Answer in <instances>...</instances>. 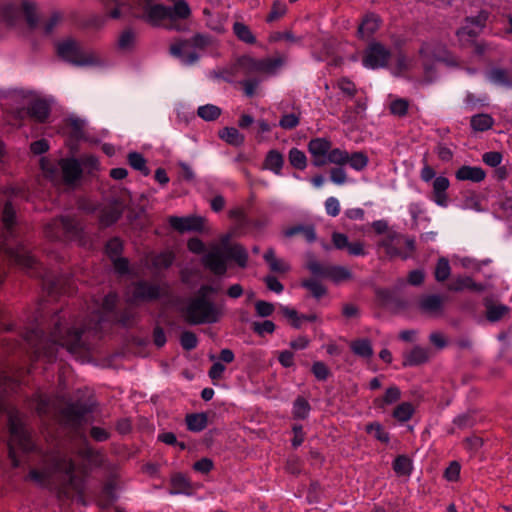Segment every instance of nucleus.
<instances>
[{
    "label": "nucleus",
    "mask_w": 512,
    "mask_h": 512,
    "mask_svg": "<svg viewBox=\"0 0 512 512\" xmlns=\"http://www.w3.org/2000/svg\"><path fill=\"white\" fill-rule=\"evenodd\" d=\"M19 226H0V286L6 278L5 262L19 266L32 277H42L41 263L18 235Z\"/></svg>",
    "instance_id": "f257e3e1"
},
{
    "label": "nucleus",
    "mask_w": 512,
    "mask_h": 512,
    "mask_svg": "<svg viewBox=\"0 0 512 512\" xmlns=\"http://www.w3.org/2000/svg\"><path fill=\"white\" fill-rule=\"evenodd\" d=\"M281 57L255 59L250 56L238 58L232 65L223 71V78L232 81L233 78L244 76L246 79L255 78L258 74H274L283 64Z\"/></svg>",
    "instance_id": "f03ea898"
},
{
    "label": "nucleus",
    "mask_w": 512,
    "mask_h": 512,
    "mask_svg": "<svg viewBox=\"0 0 512 512\" xmlns=\"http://www.w3.org/2000/svg\"><path fill=\"white\" fill-rule=\"evenodd\" d=\"M214 44L212 36L197 33L189 39H178L170 45V54L184 65H193Z\"/></svg>",
    "instance_id": "7ed1b4c3"
},
{
    "label": "nucleus",
    "mask_w": 512,
    "mask_h": 512,
    "mask_svg": "<svg viewBox=\"0 0 512 512\" xmlns=\"http://www.w3.org/2000/svg\"><path fill=\"white\" fill-rule=\"evenodd\" d=\"M7 422L11 439L22 453H34L39 456H46L43 449L34 441L32 433L27 428L17 409L8 413Z\"/></svg>",
    "instance_id": "20e7f679"
},
{
    "label": "nucleus",
    "mask_w": 512,
    "mask_h": 512,
    "mask_svg": "<svg viewBox=\"0 0 512 512\" xmlns=\"http://www.w3.org/2000/svg\"><path fill=\"white\" fill-rule=\"evenodd\" d=\"M221 315V309L209 298H192L185 308L186 321L190 325L217 323Z\"/></svg>",
    "instance_id": "39448f33"
},
{
    "label": "nucleus",
    "mask_w": 512,
    "mask_h": 512,
    "mask_svg": "<svg viewBox=\"0 0 512 512\" xmlns=\"http://www.w3.org/2000/svg\"><path fill=\"white\" fill-rule=\"evenodd\" d=\"M83 334V328L64 327L60 319L54 323L51 331L53 342L58 346L66 348L71 354L78 353L85 348V343L82 339Z\"/></svg>",
    "instance_id": "423d86ee"
},
{
    "label": "nucleus",
    "mask_w": 512,
    "mask_h": 512,
    "mask_svg": "<svg viewBox=\"0 0 512 512\" xmlns=\"http://www.w3.org/2000/svg\"><path fill=\"white\" fill-rule=\"evenodd\" d=\"M305 267L315 278L329 279L335 284L352 279L351 271L340 265H323L314 259L313 255H309Z\"/></svg>",
    "instance_id": "0eeeda50"
},
{
    "label": "nucleus",
    "mask_w": 512,
    "mask_h": 512,
    "mask_svg": "<svg viewBox=\"0 0 512 512\" xmlns=\"http://www.w3.org/2000/svg\"><path fill=\"white\" fill-rule=\"evenodd\" d=\"M375 234L381 238L377 241V246L383 248L390 258L402 257L407 258V254H403L402 247L404 236L389 229V226H372Z\"/></svg>",
    "instance_id": "6e6552de"
},
{
    "label": "nucleus",
    "mask_w": 512,
    "mask_h": 512,
    "mask_svg": "<svg viewBox=\"0 0 512 512\" xmlns=\"http://www.w3.org/2000/svg\"><path fill=\"white\" fill-rule=\"evenodd\" d=\"M133 290L129 303L140 304L156 302L165 296V291L159 284L148 280H138L132 283Z\"/></svg>",
    "instance_id": "1a4fd4ad"
},
{
    "label": "nucleus",
    "mask_w": 512,
    "mask_h": 512,
    "mask_svg": "<svg viewBox=\"0 0 512 512\" xmlns=\"http://www.w3.org/2000/svg\"><path fill=\"white\" fill-rule=\"evenodd\" d=\"M57 52L62 59L74 65L83 66L94 63L93 56L74 40L69 39L58 44Z\"/></svg>",
    "instance_id": "9d476101"
},
{
    "label": "nucleus",
    "mask_w": 512,
    "mask_h": 512,
    "mask_svg": "<svg viewBox=\"0 0 512 512\" xmlns=\"http://www.w3.org/2000/svg\"><path fill=\"white\" fill-rule=\"evenodd\" d=\"M375 300L379 307L387 309L393 314L403 312L410 307V302L401 297L396 288H376Z\"/></svg>",
    "instance_id": "9b49d317"
},
{
    "label": "nucleus",
    "mask_w": 512,
    "mask_h": 512,
    "mask_svg": "<svg viewBox=\"0 0 512 512\" xmlns=\"http://www.w3.org/2000/svg\"><path fill=\"white\" fill-rule=\"evenodd\" d=\"M447 296L439 294H422L418 297L417 308L421 314L437 318L443 315Z\"/></svg>",
    "instance_id": "f8f14e48"
},
{
    "label": "nucleus",
    "mask_w": 512,
    "mask_h": 512,
    "mask_svg": "<svg viewBox=\"0 0 512 512\" xmlns=\"http://www.w3.org/2000/svg\"><path fill=\"white\" fill-rule=\"evenodd\" d=\"M94 408L95 404L78 400L68 403L61 411V415L68 424L79 427L85 421L86 415L94 412Z\"/></svg>",
    "instance_id": "ddd939ff"
},
{
    "label": "nucleus",
    "mask_w": 512,
    "mask_h": 512,
    "mask_svg": "<svg viewBox=\"0 0 512 512\" xmlns=\"http://www.w3.org/2000/svg\"><path fill=\"white\" fill-rule=\"evenodd\" d=\"M391 53L379 42H371L365 50L363 64L365 67L376 69L386 66Z\"/></svg>",
    "instance_id": "4468645a"
},
{
    "label": "nucleus",
    "mask_w": 512,
    "mask_h": 512,
    "mask_svg": "<svg viewBox=\"0 0 512 512\" xmlns=\"http://www.w3.org/2000/svg\"><path fill=\"white\" fill-rule=\"evenodd\" d=\"M202 263L216 276H224L227 272V258L223 250L218 247L205 254Z\"/></svg>",
    "instance_id": "2eb2a0df"
},
{
    "label": "nucleus",
    "mask_w": 512,
    "mask_h": 512,
    "mask_svg": "<svg viewBox=\"0 0 512 512\" xmlns=\"http://www.w3.org/2000/svg\"><path fill=\"white\" fill-rule=\"evenodd\" d=\"M169 10V29L176 31H185L187 26L179 23L178 20H185L191 15V9L185 0H177Z\"/></svg>",
    "instance_id": "dca6fc26"
},
{
    "label": "nucleus",
    "mask_w": 512,
    "mask_h": 512,
    "mask_svg": "<svg viewBox=\"0 0 512 512\" xmlns=\"http://www.w3.org/2000/svg\"><path fill=\"white\" fill-rule=\"evenodd\" d=\"M331 147V141L326 138H314L309 141L308 150L313 156V164L316 167L326 165V156Z\"/></svg>",
    "instance_id": "f3484780"
},
{
    "label": "nucleus",
    "mask_w": 512,
    "mask_h": 512,
    "mask_svg": "<svg viewBox=\"0 0 512 512\" xmlns=\"http://www.w3.org/2000/svg\"><path fill=\"white\" fill-rule=\"evenodd\" d=\"M485 317L488 322L496 323L509 316L511 309L505 304H496L492 299L486 297L483 300Z\"/></svg>",
    "instance_id": "a211bd4d"
},
{
    "label": "nucleus",
    "mask_w": 512,
    "mask_h": 512,
    "mask_svg": "<svg viewBox=\"0 0 512 512\" xmlns=\"http://www.w3.org/2000/svg\"><path fill=\"white\" fill-rule=\"evenodd\" d=\"M170 486L169 494L171 495L184 494L192 496L195 492L190 479L181 472H175L171 475Z\"/></svg>",
    "instance_id": "6ab92c4d"
},
{
    "label": "nucleus",
    "mask_w": 512,
    "mask_h": 512,
    "mask_svg": "<svg viewBox=\"0 0 512 512\" xmlns=\"http://www.w3.org/2000/svg\"><path fill=\"white\" fill-rule=\"evenodd\" d=\"M431 351L429 348L414 346L410 351L403 354V367H415L427 363L430 360Z\"/></svg>",
    "instance_id": "aec40b11"
},
{
    "label": "nucleus",
    "mask_w": 512,
    "mask_h": 512,
    "mask_svg": "<svg viewBox=\"0 0 512 512\" xmlns=\"http://www.w3.org/2000/svg\"><path fill=\"white\" fill-rule=\"evenodd\" d=\"M141 11V18L152 24H158L164 19L169 20L168 6L162 4H143Z\"/></svg>",
    "instance_id": "412c9836"
},
{
    "label": "nucleus",
    "mask_w": 512,
    "mask_h": 512,
    "mask_svg": "<svg viewBox=\"0 0 512 512\" xmlns=\"http://www.w3.org/2000/svg\"><path fill=\"white\" fill-rule=\"evenodd\" d=\"M228 241L229 237L226 236L222 242L223 252L226 258L234 260L239 267L245 268L247 266L248 261V253L246 249L240 244L230 245Z\"/></svg>",
    "instance_id": "4be33fe9"
},
{
    "label": "nucleus",
    "mask_w": 512,
    "mask_h": 512,
    "mask_svg": "<svg viewBox=\"0 0 512 512\" xmlns=\"http://www.w3.org/2000/svg\"><path fill=\"white\" fill-rule=\"evenodd\" d=\"M59 166L66 184H73L82 175L81 165L77 159H61L59 161Z\"/></svg>",
    "instance_id": "5701e85b"
},
{
    "label": "nucleus",
    "mask_w": 512,
    "mask_h": 512,
    "mask_svg": "<svg viewBox=\"0 0 512 512\" xmlns=\"http://www.w3.org/2000/svg\"><path fill=\"white\" fill-rule=\"evenodd\" d=\"M401 399V390L396 385L388 387L381 397H376L373 400V405L376 409L384 411L386 406L397 403Z\"/></svg>",
    "instance_id": "b1692460"
},
{
    "label": "nucleus",
    "mask_w": 512,
    "mask_h": 512,
    "mask_svg": "<svg viewBox=\"0 0 512 512\" xmlns=\"http://www.w3.org/2000/svg\"><path fill=\"white\" fill-rule=\"evenodd\" d=\"M449 180L444 176L436 177L433 181V200L442 207L448 205L446 190L449 187Z\"/></svg>",
    "instance_id": "393cba45"
},
{
    "label": "nucleus",
    "mask_w": 512,
    "mask_h": 512,
    "mask_svg": "<svg viewBox=\"0 0 512 512\" xmlns=\"http://www.w3.org/2000/svg\"><path fill=\"white\" fill-rule=\"evenodd\" d=\"M483 289V285L476 283L470 276L457 277L448 284V290L453 292H461L463 290L481 292Z\"/></svg>",
    "instance_id": "a878e982"
},
{
    "label": "nucleus",
    "mask_w": 512,
    "mask_h": 512,
    "mask_svg": "<svg viewBox=\"0 0 512 512\" xmlns=\"http://www.w3.org/2000/svg\"><path fill=\"white\" fill-rule=\"evenodd\" d=\"M456 178L461 181L481 182L485 179V171L476 166L464 165L456 171Z\"/></svg>",
    "instance_id": "bb28decb"
},
{
    "label": "nucleus",
    "mask_w": 512,
    "mask_h": 512,
    "mask_svg": "<svg viewBox=\"0 0 512 512\" xmlns=\"http://www.w3.org/2000/svg\"><path fill=\"white\" fill-rule=\"evenodd\" d=\"M117 500L118 495L116 493V483L114 481L106 482L102 487L98 505L102 509H108L113 506Z\"/></svg>",
    "instance_id": "cd10ccee"
},
{
    "label": "nucleus",
    "mask_w": 512,
    "mask_h": 512,
    "mask_svg": "<svg viewBox=\"0 0 512 512\" xmlns=\"http://www.w3.org/2000/svg\"><path fill=\"white\" fill-rule=\"evenodd\" d=\"M488 79L500 86L512 88V71L504 68H492L488 72Z\"/></svg>",
    "instance_id": "c85d7f7f"
},
{
    "label": "nucleus",
    "mask_w": 512,
    "mask_h": 512,
    "mask_svg": "<svg viewBox=\"0 0 512 512\" xmlns=\"http://www.w3.org/2000/svg\"><path fill=\"white\" fill-rule=\"evenodd\" d=\"M380 19L375 14H367L358 27L361 38L370 37L379 28Z\"/></svg>",
    "instance_id": "c756f323"
},
{
    "label": "nucleus",
    "mask_w": 512,
    "mask_h": 512,
    "mask_svg": "<svg viewBox=\"0 0 512 512\" xmlns=\"http://www.w3.org/2000/svg\"><path fill=\"white\" fill-rule=\"evenodd\" d=\"M187 429L191 432H200L208 425V415L205 412L190 413L185 417Z\"/></svg>",
    "instance_id": "7c9ffc66"
},
{
    "label": "nucleus",
    "mask_w": 512,
    "mask_h": 512,
    "mask_svg": "<svg viewBox=\"0 0 512 512\" xmlns=\"http://www.w3.org/2000/svg\"><path fill=\"white\" fill-rule=\"evenodd\" d=\"M432 54L429 45H425L420 49V55L423 59L424 82L431 83L436 78L434 63L430 61L429 56Z\"/></svg>",
    "instance_id": "2f4dec72"
},
{
    "label": "nucleus",
    "mask_w": 512,
    "mask_h": 512,
    "mask_svg": "<svg viewBox=\"0 0 512 512\" xmlns=\"http://www.w3.org/2000/svg\"><path fill=\"white\" fill-rule=\"evenodd\" d=\"M312 407L309 401L299 395L293 402L292 417L294 420H306L309 417V413Z\"/></svg>",
    "instance_id": "473e14b6"
},
{
    "label": "nucleus",
    "mask_w": 512,
    "mask_h": 512,
    "mask_svg": "<svg viewBox=\"0 0 512 512\" xmlns=\"http://www.w3.org/2000/svg\"><path fill=\"white\" fill-rule=\"evenodd\" d=\"M50 109L44 100H35L28 107L30 117L38 122H44L48 118Z\"/></svg>",
    "instance_id": "72a5a7b5"
},
{
    "label": "nucleus",
    "mask_w": 512,
    "mask_h": 512,
    "mask_svg": "<svg viewBox=\"0 0 512 512\" xmlns=\"http://www.w3.org/2000/svg\"><path fill=\"white\" fill-rule=\"evenodd\" d=\"M351 351L362 358H370L373 355L372 343L368 338H358L350 343Z\"/></svg>",
    "instance_id": "f704fd0d"
},
{
    "label": "nucleus",
    "mask_w": 512,
    "mask_h": 512,
    "mask_svg": "<svg viewBox=\"0 0 512 512\" xmlns=\"http://www.w3.org/2000/svg\"><path fill=\"white\" fill-rule=\"evenodd\" d=\"M301 235L308 243L316 241V232L314 226H290L284 231L285 237H293Z\"/></svg>",
    "instance_id": "c9c22d12"
},
{
    "label": "nucleus",
    "mask_w": 512,
    "mask_h": 512,
    "mask_svg": "<svg viewBox=\"0 0 512 512\" xmlns=\"http://www.w3.org/2000/svg\"><path fill=\"white\" fill-rule=\"evenodd\" d=\"M392 468L398 476H410L413 470V463L409 456L398 455L392 463Z\"/></svg>",
    "instance_id": "e433bc0d"
},
{
    "label": "nucleus",
    "mask_w": 512,
    "mask_h": 512,
    "mask_svg": "<svg viewBox=\"0 0 512 512\" xmlns=\"http://www.w3.org/2000/svg\"><path fill=\"white\" fill-rule=\"evenodd\" d=\"M415 413V407L410 402L398 404L392 411V417L400 423L409 421Z\"/></svg>",
    "instance_id": "4c0bfd02"
},
{
    "label": "nucleus",
    "mask_w": 512,
    "mask_h": 512,
    "mask_svg": "<svg viewBox=\"0 0 512 512\" xmlns=\"http://www.w3.org/2000/svg\"><path fill=\"white\" fill-rule=\"evenodd\" d=\"M480 24L479 22H471L470 24L461 27L457 31V36L459 38V41L465 45L473 41V39L478 35L480 31Z\"/></svg>",
    "instance_id": "58836bf2"
},
{
    "label": "nucleus",
    "mask_w": 512,
    "mask_h": 512,
    "mask_svg": "<svg viewBox=\"0 0 512 512\" xmlns=\"http://www.w3.org/2000/svg\"><path fill=\"white\" fill-rule=\"evenodd\" d=\"M219 137L233 146H240L244 143L245 137L234 127H225L218 133Z\"/></svg>",
    "instance_id": "ea45409f"
},
{
    "label": "nucleus",
    "mask_w": 512,
    "mask_h": 512,
    "mask_svg": "<svg viewBox=\"0 0 512 512\" xmlns=\"http://www.w3.org/2000/svg\"><path fill=\"white\" fill-rule=\"evenodd\" d=\"M55 468L62 472L68 478L75 477L76 474V463L73 459L67 458L66 456H59L55 458Z\"/></svg>",
    "instance_id": "a19ab883"
},
{
    "label": "nucleus",
    "mask_w": 512,
    "mask_h": 512,
    "mask_svg": "<svg viewBox=\"0 0 512 512\" xmlns=\"http://www.w3.org/2000/svg\"><path fill=\"white\" fill-rule=\"evenodd\" d=\"M470 124L473 130L483 132L492 127L493 119L488 114H477L472 116Z\"/></svg>",
    "instance_id": "79ce46f5"
},
{
    "label": "nucleus",
    "mask_w": 512,
    "mask_h": 512,
    "mask_svg": "<svg viewBox=\"0 0 512 512\" xmlns=\"http://www.w3.org/2000/svg\"><path fill=\"white\" fill-rule=\"evenodd\" d=\"M301 286L308 289L316 299H320L327 294V288L316 279H304L301 281Z\"/></svg>",
    "instance_id": "37998d69"
},
{
    "label": "nucleus",
    "mask_w": 512,
    "mask_h": 512,
    "mask_svg": "<svg viewBox=\"0 0 512 512\" xmlns=\"http://www.w3.org/2000/svg\"><path fill=\"white\" fill-rule=\"evenodd\" d=\"M128 163L133 169L139 171L144 176H148L150 174V169L146 165V160L140 153H129Z\"/></svg>",
    "instance_id": "c03bdc74"
},
{
    "label": "nucleus",
    "mask_w": 512,
    "mask_h": 512,
    "mask_svg": "<svg viewBox=\"0 0 512 512\" xmlns=\"http://www.w3.org/2000/svg\"><path fill=\"white\" fill-rule=\"evenodd\" d=\"M282 166V155L276 150L269 151L265 159V167L272 170L274 173L279 174Z\"/></svg>",
    "instance_id": "a18cd8bd"
},
{
    "label": "nucleus",
    "mask_w": 512,
    "mask_h": 512,
    "mask_svg": "<svg viewBox=\"0 0 512 512\" xmlns=\"http://www.w3.org/2000/svg\"><path fill=\"white\" fill-rule=\"evenodd\" d=\"M123 252V241L119 237H112L105 245V253L111 260L120 257Z\"/></svg>",
    "instance_id": "49530a36"
},
{
    "label": "nucleus",
    "mask_w": 512,
    "mask_h": 512,
    "mask_svg": "<svg viewBox=\"0 0 512 512\" xmlns=\"http://www.w3.org/2000/svg\"><path fill=\"white\" fill-rule=\"evenodd\" d=\"M366 432L371 434L373 431L374 437L381 443L388 444L390 442V435L386 432L379 422H371L366 425Z\"/></svg>",
    "instance_id": "de8ad7c7"
},
{
    "label": "nucleus",
    "mask_w": 512,
    "mask_h": 512,
    "mask_svg": "<svg viewBox=\"0 0 512 512\" xmlns=\"http://www.w3.org/2000/svg\"><path fill=\"white\" fill-rule=\"evenodd\" d=\"M348 152L339 148L330 149L326 156V164L331 163L338 166L347 164Z\"/></svg>",
    "instance_id": "09e8293b"
},
{
    "label": "nucleus",
    "mask_w": 512,
    "mask_h": 512,
    "mask_svg": "<svg viewBox=\"0 0 512 512\" xmlns=\"http://www.w3.org/2000/svg\"><path fill=\"white\" fill-rule=\"evenodd\" d=\"M451 273L449 261L445 257H440L435 268V279L438 282H444L448 279Z\"/></svg>",
    "instance_id": "8fccbe9b"
},
{
    "label": "nucleus",
    "mask_w": 512,
    "mask_h": 512,
    "mask_svg": "<svg viewBox=\"0 0 512 512\" xmlns=\"http://www.w3.org/2000/svg\"><path fill=\"white\" fill-rule=\"evenodd\" d=\"M22 11L25 16V20L28 24V26L31 29H34L37 27L38 24V17L36 14V8L35 5L31 2L24 1L22 3Z\"/></svg>",
    "instance_id": "3c124183"
},
{
    "label": "nucleus",
    "mask_w": 512,
    "mask_h": 512,
    "mask_svg": "<svg viewBox=\"0 0 512 512\" xmlns=\"http://www.w3.org/2000/svg\"><path fill=\"white\" fill-rule=\"evenodd\" d=\"M347 164L356 171L363 170L368 164V157L363 152L348 153Z\"/></svg>",
    "instance_id": "603ef678"
},
{
    "label": "nucleus",
    "mask_w": 512,
    "mask_h": 512,
    "mask_svg": "<svg viewBox=\"0 0 512 512\" xmlns=\"http://www.w3.org/2000/svg\"><path fill=\"white\" fill-rule=\"evenodd\" d=\"M197 114L205 121H214L220 116L221 109L215 105L207 104L200 106L197 110Z\"/></svg>",
    "instance_id": "864d4df0"
},
{
    "label": "nucleus",
    "mask_w": 512,
    "mask_h": 512,
    "mask_svg": "<svg viewBox=\"0 0 512 512\" xmlns=\"http://www.w3.org/2000/svg\"><path fill=\"white\" fill-rule=\"evenodd\" d=\"M289 161L290 164L296 169L303 170L307 166L306 155L304 154V152L297 148H292L289 151Z\"/></svg>",
    "instance_id": "5fc2aeb1"
},
{
    "label": "nucleus",
    "mask_w": 512,
    "mask_h": 512,
    "mask_svg": "<svg viewBox=\"0 0 512 512\" xmlns=\"http://www.w3.org/2000/svg\"><path fill=\"white\" fill-rule=\"evenodd\" d=\"M115 321L123 328H131L134 323L135 315L129 309L118 310L116 312Z\"/></svg>",
    "instance_id": "6e6d98bb"
},
{
    "label": "nucleus",
    "mask_w": 512,
    "mask_h": 512,
    "mask_svg": "<svg viewBox=\"0 0 512 512\" xmlns=\"http://www.w3.org/2000/svg\"><path fill=\"white\" fill-rule=\"evenodd\" d=\"M453 423L459 429L471 428L476 423L475 413L473 411H468L466 413L460 414L453 420Z\"/></svg>",
    "instance_id": "4d7b16f0"
},
{
    "label": "nucleus",
    "mask_w": 512,
    "mask_h": 512,
    "mask_svg": "<svg viewBox=\"0 0 512 512\" xmlns=\"http://www.w3.org/2000/svg\"><path fill=\"white\" fill-rule=\"evenodd\" d=\"M311 373L319 381H326L331 376L328 366L322 361H315L311 367Z\"/></svg>",
    "instance_id": "13d9d810"
},
{
    "label": "nucleus",
    "mask_w": 512,
    "mask_h": 512,
    "mask_svg": "<svg viewBox=\"0 0 512 512\" xmlns=\"http://www.w3.org/2000/svg\"><path fill=\"white\" fill-rule=\"evenodd\" d=\"M233 31L240 40H242L246 43H254L255 42V37L252 35L249 27L246 26L245 24L240 23V22L234 23Z\"/></svg>",
    "instance_id": "bf43d9fd"
},
{
    "label": "nucleus",
    "mask_w": 512,
    "mask_h": 512,
    "mask_svg": "<svg viewBox=\"0 0 512 512\" xmlns=\"http://www.w3.org/2000/svg\"><path fill=\"white\" fill-rule=\"evenodd\" d=\"M111 262L115 272L120 276H127L131 274V268L129 260L125 257L112 258Z\"/></svg>",
    "instance_id": "052dcab7"
},
{
    "label": "nucleus",
    "mask_w": 512,
    "mask_h": 512,
    "mask_svg": "<svg viewBox=\"0 0 512 512\" xmlns=\"http://www.w3.org/2000/svg\"><path fill=\"white\" fill-rule=\"evenodd\" d=\"M286 11H287L286 4L279 0H276L273 2L272 9H271L270 13L267 15L266 21L268 23L277 21L278 19H280L281 17H283L285 15Z\"/></svg>",
    "instance_id": "680f3d73"
},
{
    "label": "nucleus",
    "mask_w": 512,
    "mask_h": 512,
    "mask_svg": "<svg viewBox=\"0 0 512 512\" xmlns=\"http://www.w3.org/2000/svg\"><path fill=\"white\" fill-rule=\"evenodd\" d=\"M168 224H204L206 221L202 216L197 214H192L185 217H179V216H170L168 219Z\"/></svg>",
    "instance_id": "e2e57ef3"
},
{
    "label": "nucleus",
    "mask_w": 512,
    "mask_h": 512,
    "mask_svg": "<svg viewBox=\"0 0 512 512\" xmlns=\"http://www.w3.org/2000/svg\"><path fill=\"white\" fill-rule=\"evenodd\" d=\"M180 344L186 351L195 349L198 345L197 335L192 331H184L180 336Z\"/></svg>",
    "instance_id": "0e129e2a"
},
{
    "label": "nucleus",
    "mask_w": 512,
    "mask_h": 512,
    "mask_svg": "<svg viewBox=\"0 0 512 512\" xmlns=\"http://www.w3.org/2000/svg\"><path fill=\"white\" fill-rule=\"evenodd\" d=\"M118 296L115 292H110L102 300V309L104 312L115 315L117 309Z\"/></svg>",
    "instance_id": "69168bd1"
},
{
    "label": "nucleus",
    "mask_w": 512,
    "mask_h": 512,
    "mask_svg": "<svg viewBox=\"0 0 512 512\" xmlns=\"http://www.w3.org/2000/svg\"><path fill=\"white\" fill-rule=\"evenodd\" d=\"M136 35L133 30L126 29L124 30L118 40V46L122 50H129L133 47L135 43Z\"/></svg>",
    "instance_id": "338daca9"
},
{
    "label": "nucleus",
    "mask_w": 512,
    "mask_h": 512,
    "mask_svg": "<svg viewBox=\"0 0 512 512\" xmlns=\"http://www.w3.org/2000/svg\"><path fill=\"white\" fill-rule=\"evenodd\" d=\"M409 211H410L412 220L414 222H428V221H430V218L427 215L426 209L422 205H420L418 203L411 204L410 207H409Z\"/></svg>",
    "instance_id": "774afa93"
}]
</instances>
